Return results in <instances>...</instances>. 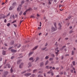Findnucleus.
Segmentation results:
<instances>
[{"label":"nucleus","instance_id":"nucleus-37","mask_svg":"<svg viewBox=\"0 0 77 77\" xmlns=\"http://www.w3.org/2000/svg\"><path fill=\"white\" fill-rule=\"evenodd\" d=\"M25 72H26V71H25L23 72H22L21 74H24V73H25Z\"/></svg>","mask_w":77,"mask_h":77},{"label":"nucleus","instance_id":"nucleus-57","mask_svg":"<svg viewBox=\"0 0 77 77\" xmlns=\"http://www.w3.org/2000/svg\"><path fill=\"white\" fill-rule=\"evenodd\" d=\"M61 6H62L61 5H59V8H60V7H61Z\"/></svg>","mask_w":77,"mask_h":77},{"label":"nucleus","instance_id":"nucleus-43","mask_svg":"<svg viewBox=\"0 0 77 77\" xmlns=\"http://www.w3.org/2000/svg\"><path fill=\"white\" fill-rule=\"evenodd\" d=\"M51 73L52 76H53V74H54L52 72V71L51 72Z\"/></svg>","mask_w":77,"mask_h":77},{"label":"nucleus","instance_id":"nucleus-32","mask_svg":"<svg viewBox=\"0 0 77 77\" xmlns=\"http://www.w3.org/2000/svg\"><path fill=\"white\" fill-rule=\"evenodd\" d=\"M52 69H51L50 70V71L48 72V74H50V73H51V72H52Z\"/></svg>","mask_w":77,"mask_h":77},{"label":"nucleus","instance_id":"nucleus-48","mask_svg":"<svg viewBox=\"0 0 77 77\" xmlns=\"http://www.w3.org/2000/svg\"><path fill=\"white\" fill-rule=\"evenodd\" d=\"M72 30H71V31H70L69 32V33H72Z\"/></svg>","mask_w":77,"mask_h":77},{"label":"nucleus","instance_id":"nucleus-54","mask_svg":"<svg viewBox=\"0 0 77 77\" xmlns=\"http://www.w3.org/2000/svg\"><path fill=\"white\" fill-rule=\"evenodd\" d=\"M24 3V1H22L21 2V4H23Z\"/></svg>","mask_w":77,"mask_h":77},{"label":"nucleus","instance_id":"nucleus-22","mask_svg":"<svg viewBox=\"0 0 77 77\" xmlns=\"http://www.w3.org/2000/svg\"><path fill=\"white\" fill-rule=\"evenodd\" d=\"M72 55H74V51H72Z\"/></svg>","mask_w":77,"mask_h":77},{"label":"nucleus","instance_id":"nucleus-27","mask_svg":"<svg viewBox=\"0 0 77 77\" xmlns=\"http://www.w3.org/2000/svg\"><path fill=\"white\" fill-rule=\"evenodd\" d=\"M27 71L28 72H30L32 71V70H31V69H29L27 70Z\"/></svg>","mask_w":77,"mask_h":77},{"label":"nucleus","instance_id":"nucleus-8","mask_svg":"<svg viewBox=\"0 0 77 77\" xmlns=\"http://www.w3.org/2000/svg\"><path fill=\"white\" fill-rule=\"evenodd\" d=\"M53 0H48V4L49 5H51V2H53Z\"/></svg>","mask_w":77,"mask_h":77},{"label":"nucleus","instance_id":"nucleus-3","mask_svg":"<svg viewBox=\"0 0 77 77\" xmlns=\"http://www.w3.org/2000/svg\"><path fill=\"white\" fill-rule=\"evenodd\" d=\"M22 5H20L17 8V11H20Z\"/></svg>","mask_w":77,"mask_h":77},{"label":"nucleus","instance_id":"nucleus-1","mask_svg":"<svg viewBox=\"0 0 77 77\" xmlns=\"http://www.w3.org/2000/svg\"><path fill=\"white\" fill-rule=\"evenodd\" d=\"M54 24L55 26V28L53 27H51V29H52V32L56 31V30H57V27H56V23H54Z\"/></svg>","mask_w":77,"mask_h":77},{"label":"nucleus","instance_id":"nucleus-44","mask_svg":"<svg viewBox=\"0 0 77 77\" xmlns=\"http://www.w3.org/2000/svg\"><path fill=\"white\" fill-rule=\"evenodd\" d=\"M14 56H12V57H11V59H14Z\"/></svg>","mask_w":77,"mask_h":77},{"label":"nucleus","instance_id":"nucleus-2","mask_svg":"<svg viewBox=\"0 0 77 77\" xmlns=\"http://www.w3.org/2000/svg\"><path fill=\"white\" fill-rule=\"evenodd\" d=\"M59 48L58 47H57L55 49V52L57 54V55H58V54H59L58 52L59 51V50H58Z\"/></svg>","mask_w":77,"mask_h":77},{"label":"nucleus","instance_id":"nucleus-26","mask_svg":"<svg viewBox=\"0 0 77 77\" xmlns=\"http://www.w3.org/2000/svg\"><path fill=\"white\" fill-rule=\"evenodd\" d=\"M27 12V10H26L25 12L23 13V15H26V13Z\"/></svg>","mask_w":77,"mask_h":77},{"label":"nucleus","instance_id":"nucleus-60","mask_svg":"<svg viewBox=\"0 0 77 77\" xmlns=\"http://www.w3.org/2000/svg\"><path fill=\"white\" fill-rule=\"evenodd\" d=\"M38 30H40L41 29V27H38Z\"/></svg>","mask_w":77,"mask_h":77},{"label":"nucleus","instance_id":"nucleus-5","mask_svg":"<svg viewBox=\"0 0 77 77\" xmlns=\"http://www.w3.org/2000/svg\"><path fill=\"white\" fill-rule=\"evenodd\" d=\"M8 74V72L6 71V72H5V74L3 75V77H6V75H7Z\"/></svg>","mask_w":77,"mask_h":77},{"label":"nucleus","instance_id":"nucleus-64","mask_svg":"<svg viewBox=\"0 0 77 77\" xmlns=\"http://www.w3.org/2000/svg\"><path fill=\"white\" fill-rule=\"evenodd\" d=\"M56 77H59V75H57V76Z\"/></svg>","mask_w":77,"mask_h":77},{"label":"nucleus","instance_id":"nucleus-46","mask_svg":"<svg viewBox=\"0 0 77 77\" xmlns=\"http://www.w3.org/2000/svg\"><path fill=\"white\" fill-rule=\"evenodd\" d=\"M3 60V59H2V58L0 57V61H2Z\"/></svg>","mask_w":77,"mask_h":77},{"label":"nucleus","instance_id":"nucleus-47","mask_svg":"<svg viewBox=\"0 0 77 77\" xmlns=\"http://www.w3.org/2000/svg\"><path fill=\"white\" fill-rule=\"evenodd\" d=\"M37 16L38 17H40V15H39V14H37Z\"/></svg>","mask_w":77,"mask_h":77},{"label":"nucleus","instance_id":"nucleus-42","mask_svg":"<svg viewBox=\"0 0 77 77\" xmlns=\"http://www.w3.org/2000/svg\"><path fill=\"white\" fill-rule=\"evenodd\" d=\"M65 47H66V46H64L62 48V49H63V48H65Z\"/></svg>","mask_w":77,"mask_h":77},{"label":"nucleus","instance_id":"nucleus-20","mask_svg":"<svg viewBox=\"0 0 77 77\" xmlns=\"http://www.w3.org/2000/svg\"><path fill=\"white\" fill-rule=\"evenodd\" d=\"M10 44H11V45H13V44H14V41H12V42H11Z\"/></svg>","mask_w":77,"mask_h":77},{"label":"nucleus","instance_id":"nucleus-50","mask_svg":"<svg viewBox=\"0 0 77 77\" xmlns=\"http://www.w3.org/2000/svg\"><path fill=\"white\" fill-rule=\"evenodd\" d=\"M46 49V47L43 48L42 50H45Z\"/></svg>","mask_w":77,"mask_h":77},{"label":"nucleus","instance_id":"nucleus-30","mask_svg":"<svg viewBox=\"0 0 77 77\" xmlns=\"http://www.w3.org/2000/svg\"><path fill=\"white\" fill-rule=\"evenodd\" d=\"M5 53H6V52H5V51H3V53H2L3 54V55H5Z\"/></svg>","mask_w":77,"mask_h":77},{"label":"nucleus","instance_id":"nucleus-35","mask_svg":"<svg viewBox=\"0 0 77 77\" xmlns=\"http://www.w3.org/2000/svg\"><path fill=\"white\" fill-rule=\"evenodd\" d=\"M10 25H11V24H10V23H8L7 24V26H8V27H9Z\"/></svg>","mask_w":77,"mask_h":77},{"label":"nucleus","instance_id":"nucleus-62","mask_svg":"<svg viewBox=\"0 0 77 77\" xmlns=\"http://www.w3.org/2000/svg\"><path fill=\"white\" fill-rule=\"evenodd\" d=\"M5 46H7V45H7V44L5 43Z\"/></svg>","mask_w":77,"mask_h":77},{"label":"nucleus","instance_id":"nucleus-14","mask_svg":"<svg viewBox=\"0 0 77 77\" xmlns=\"http://www.w3.org/2000/svg\"><path fill=\"white\" fill-rule=\"evenodd\" d=\"M6 66H8V68H11V66L9 64H7Z\"/></svg>","mask_w":77,"mask_h":77},{"label":"nucleus","instance_id":"nucleus-23","mask_svg":"<svg viewBox=\"0 0 77 77\" xmlns=\"http://www.w3.org/2000/svg\"><path fill=\"white\" fill-rule=\"evenodd\" d=\"M39 57H37L36 58V60L35 61V62H36L38 60H39Z\"/></svg>","mask_w":77,"mask_h":77},{"label":"nucleus","instance_id":"nucleus-29","mask_svg":"<svg viewBox=\"0 0 77 77\" xmlns=\"http://www.w3.org/2000/svg\"><path fill=\"white\" fill-rule=\"evenodd\" d=\"M51 57H54L55 56L54 54H52L51 55Z\"/></svg>","mask_w":77,"mask_h":77},{"label":"nucleus","instance_id":"nucleus-61","mask_svg":"<svg viewBox=\"0 0 77 77\" xmlns=\"http://www.w3.org/2000/svg\"><path fill=\"white\" fill-rule=\"evenodd\" d=\"M61 39V38H59L58 40V41H60Z\"/></svg>","mask_w":77,"mask_h":77},{"label":"nucleus","instance_id":"nucleus-12","mask_svg":"<svg viewBox=\"0 0 77 77\" xmlns=\"http://www.w3.org/2000/svg\"><path fill=\"white\" fill-rule=\"evenodd\" d=\"M23 63H22L21 65H20L19 66L20 68H22V65H23Z\"/></svg>","mask_w":77,"mask_h":77},{"label":"nucleus","instance_id":"nucleus-36","mask_svg":"<svg viewBox=\"0 0 77 77\" xmlns=\"http://www.w3.org/2000/svg\"><path fill=\"white\" fill-rule=\"evenodd\" d=\"M35 77V74H33L32 75V77L30 76L29 77Z\"/></svg>","mask_w":77,"mask_h":77},{"label":"nucleus","instance_id":"nucleus-59","mask_svg":"<svg viewBox=\"0 0 77 77\" xmlns=\"http://www.w3.org/2000/svg\"><path fill=\"white\" fill-rule=\"evenodd\" d=\"M40 25H39V26L40 27H41V22H40Z\"/></svg>","mask_w":77,"mask_h":77},{"label":"nucleus","instance_id":"nucleus-28","mask_svg":"<svg viewBox=\"0 0 77 77\" xmlns=\"http://www.w3.org/2000/svg\"><path fill=\"white\" fill-rule=\"evenodd\" d=\"M10 71L12 73L13 72V70H12V68H11V69L10 70Z\"/></svg>","mask_w":77,"mask_h":77},{"label":"nucleus","instance_id":"nucleus-21","mask_svg":"<svg viewBox=\"0 0 77 77\" xmlns=\"http://www.w3.org/2000/svg\"><path fill=\"white\" fill-rule=\"evenodd\" d=\"M49 60H50L51 61V60H53V58H50L49 59Z\"/></svg>","mask_w":77,"mask_h":77},{"label":"nucleus","instance_id":"nucleus-56","mask_svg":"<svg viewBox=\"0 0 77 77\" xmlns=\"http://www.w3.org/2000/svg\"><path fill=\"white\" fill-rule=\"evenodd\" d=\"M65 40H68V38H65Z\"/></svg>","mask_w":77,"mask_h":77},{"label":"nucleus","instance_id":"nucleus-52","mask_svg":"<svg viewBox=\"0 0 77 77\" xmlns=\"http://www.w3.org/2000/svg\"><path fill=\"white\" fill-rule=\"evenodd\" d=\"M48 66H46V69H48Z\"/></svg>","mask_w":77,"mask_h":77},{"label":"nucleus","instance_id":"nucleus-6","mask_svg":"<svg viewBox=\"0 0 77 77\" xmlns=\"http://www.w3.org/2000/svg\"><path fill=\"white\" fill-rule=\"evenodd\" d=\"M11 51L12 53H15V52H17V50H14L13 49H11Z\"/></svg>","mask_w":77,"mask_h":77},{"label":"nucleus","instance_id":"nucleus-33","mask_svg":"<svg viewBox=\"0 0 77 77\" xmlns=\"http://www.w3.org/2000/svg\"><path fill=\"white\" fill-rule=\"evenodd\" d=\"M72 63L73 65H75V61H73L72 62Z\"/></svg>","mask_w":77,"mask_h":77},{"label":"nucleus","instance_id":"nucleus-41","mask_svg":"<svg viewBox=\"0 0 77 77\" xmlns=\"http://www.w3.org/2000/svg\"><path fill=\"white\" fill-rule=\"evenodd\" d=\"M22 14V12L21 11V12H20V14H19V15H21Z\"/></svg>","mask_w":77,"mask_h":77},{"label":"nucleus","instance_id":"nucleus-10","mask_svg":"<svg viewBox=\"0 0 77 77\" xmlns=\"http://www.w3.org/2000/svg\"><path fill=\"white\" fill-rule=\"evenodd\" d=\"M58 26H59V27L58 28L59 29H61V27H62V26H61V25L60 24V23H59L58 24Z\"/></svg>","mask_w":77,"mask_h":77},{"label":"nucleus","instance_id":"nucleus-18","mask_svg":"<svg viewBox=\"0 0 77 77\" xmlns=\"http://www.w3.org/2000/svg\"><path fill=\"white\" fill-rule=\"evenodd\" d=\"M44 65V63L42 62L40 63V66H42Z\"/></svg>","mask_w":77,"mask_h":77},{"label":"nucleus","instance_id":"nucleus-53","mask_svg":"<svg viewBox=\"0 0 77 77\" xmlns=\"http://www.w3.org/2000/svg\"><path fill=\"white\" fill-rule=\"evenodd\" d=\"M2 18H6V16H4L3 17H2Z\"/></svg>","mask_w":77,"mask_h":77},{"label":"nucleus","instance_id":"nucleus-58","mask_svg":"<svg viewBox=\"0 0 77 77\" xmlns=\"http://www.w3.org/2000/svg\"><path fill=\"white\" fill-rule=\"evenodd\" d=\"M70 71L71 72H73V70L72 69Z\"/></svg>","mask_w":77,"mask_h":77},{"label":"nucleus","instance_id":"nucleus-34","mask_svg":"<svg viewBox=\"0 0 77 77\" xmlns=\"http://www.w3.org/2000/svg\"><path fill=\"white\" fill-rule=\"evenodd\" d=\"M35 17L34 16H33V15H32L30 17V18H35Z\"/></svg>","mask_w":77,"mask_h":77},{"label":"nucleus","instance_id":"nucleus-25","mask_svg":"<svg viewBox=\"0 0 77 77\" xmlns=\"http://www.w3.org/2000/svg\"><path fill=\"white\" fill-rule=\"evenodd\" d=\"M16 4H17V3L14 2L13 3L12 5L13 6H15V5H16Z\"/></svg>","mask_w":77,"mask_h":77},{"label":"nucleus","instance_id":"nucleus-24","mask_svg":"<svg viewBox=\"0 0 77 77\" xmlns=\"http://www.w3.org/2000/svg\"><path fill=\"white\" fill-rule=\"evenodd\" d=\"M13 9V8L12 7H10V8H9V10L11 11V10H12V9Z\"/></svg>","mask_w":77,"mask_h":77},{"label":"nucleus","instance_id":"nucleus-40","mask_svg":"<svg viewBox=\"0 0 77 77\" xmlns=\"http://www.w3.org/2000/svg\"><path fill=\"white\" fill-rule=\"evenodd\" d=\"M14 25L15 27H17V25L16 24H14Z\"/></svg>","mask_w":77,"mask_h":77},{"label":"nucleus","instance_id":"nucleus-4","mask_svg":"<svg viewBox=\"0 0 77 77\" xmlns=\"http://www.w3.org/2000/svg\"><path fill=\"white\" fill-rule=\"evenodd\" d=\"M31 74H32L31 73H26L25 74V75L26 76V77H29V76H30Z\"/></svg>","mask_w":77,"mask_h":77},{"label":"nucleus","instance_id":"nucleus-39","mask_svg":"<svg viewBox=\"0 0 77 77\" xmlns=\"http://www.w3.org/2000/svg\"><path fill=\"white\" fill-rule=\"evenodd\" d=\"M16 21V20H14L13 22L11 23H15Z\"/></svg>","mask_w":77,"mask_h":77},{"label":"nucleus","instance_id":"nucleus-16","mask_svg":"<svg viewBox=\"0 0 77 77\" xmlns=\"http://www.w3.org/2000/svg\"><path fill=\"white\" fill-rule=\"evenodd\" d=\"M33 53V52H31L29 54V56H30L31 54H32Z\"/></svg>","mask_w":77,"mask_h":77},{"label":"nucleus","instance_id":"nucleus-17","mask_svg":"<svg viewBox=\"0 0 77 77\" xmlns=\"http://www.w3.org/2000/svg\"><path fill=\"white\" fill-rule=\"evenodd\" d=\"M31 10H32V8H29L28 9L26 10V11H27V12L28 11H31Z\"/></svg>","mask_w":77,"mask_h":77},{"label":"nucleus","instance_id":"nucleus-13","mask_svg":"<svg viewBox=\"0 0 77 77\" xmlns=\"http://www.w3.org/2000/svg\"><path fill=\"white\" fill-rule=\"evenodd\" d=\"M38 71V70L37 69H35L33 70V73H35L36 72Z\"/></svg>","mask_w":77,"mask_h":77},{"label":"nucleus","instance_id":"nucleus-15","mask_svg":"<svg viewBox=\"0 0 77 77\" xmlns=\"http://www.w3.org/2000/svg\"><path fill=\"white\" fill-rule=\"evenodd\" d=\"M48 63V61L47 60L45 63V65H47Z\"/></svg>","mask_w":77,"mask_h":77},{"label":"nucleus","instance_id":"nucleus-9","mask_svg":"<svg viewBox=\"0 0 77 77\" xmlns=\"http://www.w3.org/2000/svg\"><path fill=\"white\" fill-rule=\"evenodd\" d=\"M21 61H22V60H18L17 62V64H18V65L20 63V62H21Z\"/></svg>","mask_w":77,"mask_h":77},{"label":"nucleus","instance_id":"nucleus-38","mask_svg":"<svg viewBox=\"0 0 77 77\" xmlns=\"http://www.w3.org/2000/svg\"><path fill=\"white\" fill-rule=\"evenodd\" d=\"M73 69L74 70V73H75V68H73Z\"/></svg>","mask_w":77,"mask_h":77},{"label":"nucleus","instance_id":"nucleus-7","mask_svg":"<svg viewBox=\"0 0 77 77\" xmlns=\"http://www.w3.org/2000/svg\"><path fill=\"white\" fill-rule=\"evenodd\" d=\"M28 65H29L28 67V68H30V67H31V66H32V63H31V62H29L28 63Z\"/></svg>","mask_w":77,"mask_h":77},{"label":"nucleus","instance_id":"nucleus-63","mask_svg":"<svg viewBox=\"0 0 77 77\" xmlns=\"http://www.w3.org/2000/svg\"><path fill=\"white\" fill-rule=\"evenodd\" d=\"M63 59V56H62L61 57V59Z\"/></svg>","mask_w":77,"mask_h":77},{"label":"nucleus","instance_id":"nucleus-51","mask_svg":"<svg viewBox=\"0 0 77 77\" xmlns=\"http://www.w3.org/2000/svg\"><path fill=\"white\" fill-rule=\"evenodd\" d=\"M6 21H7V20H6V19H5L4 20V23H6Z\"/></svg>","mask_w":77,"mask_h":77},{"label":"nucleus","instance_id":"nucleus-31","mask_svg":"<svg viewBox=\"0 0 77 77\" xmlns=\"http://www.w3.org/2000/svg\"><path fill=\"white\" fill-rule=\"evenodd\" d=\"M48 58H49V57H48V56H47L45 57V59H48Z\"/></svg>","mask_w":77,"mask_h":77},{"label":"nucleus","instance_id":"nucleus-55","mask_svg":"<svg viewBox=\"0 0 77 77\" xmlns=\"http://www.w3.org/2000/svg\"><path fill=\"white\" fill-rule=\"evenodd\" d=\"M41 77V75H38V77Z\"/></svg>","mask_w":77,"mask_h":77},{"label":"nucleus","instance_id":"nucleus-45","mask_svg":"<svg viewBox=\"0 0 77 77\" xmlns=\"http://www.w3.org/2000/svg\"><path fill=\"white\" fill-rule=\"evenodd\" d=\"M21 45L20 44H19V46L17 47V48H20V47H21Z\"/></svg>","mask_w":77,"mask_h":77},{"label":"nucleus","instance_id":"nucleus-19","mask_svg":"<svg viewBox=\"0 0 77 77\" xmlns=\"http://www.w3.org/2000/svg\"><path fill=\"white\" fill-rule=\"evenodd\" d=\"M33 57H30L29 59V60H33Z\"/></svg>","mask_w":77,"mask_h":77},{"label":"nucleus","instance_id":"nucleus-11","mask_svg":"<svg viewBox=\"0 0 77 77\" xmlns=\"http://www.w3.org/2000/svg\"><path fill=\"white\" fill-rule=\"evenodd\" d=\"M38 46H36L34 48H33L32 50H36V48H38Z\"/></svg>","mask_w":77,"mask_h":77},{"label":"nucleus","instance_id":"nucleus-49","mask_svg":"<svg viewBox=\"0 0 77 77\" xmlns=\"http://www.w3.org/2000/svg\"><path fill=\"white\" fill-rule=\"evenodd\" d=\"M60 74H61V75L63 74V72H60Z\"/></svg>","mask_w":77,"mask_h":77}]
</instances>
